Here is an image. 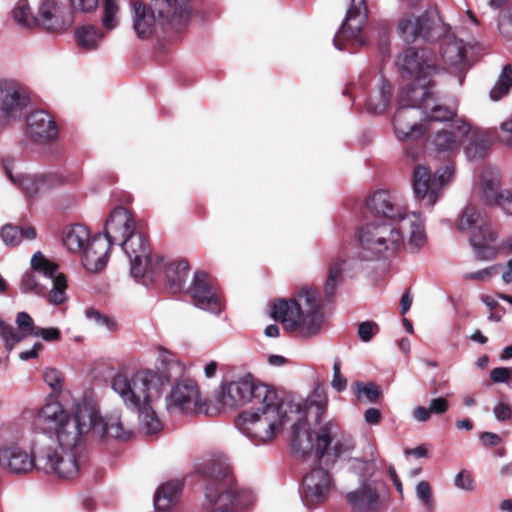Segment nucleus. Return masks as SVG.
I'll return each mask as SVG.
<instances>
[{"instance_id":"obj_1","label":"nucleus","mask_w":512,"mask_h":512,"mask_svg":"<svg viewBox=\"0 0 512 512\" xmlns=\"http://www.w3.org/2000/svg\"><path fill=\"white\" fill-rule=\"evenodd\" d=\"M96 420L97 405L87 400L77 402L70 411L59 401H50L38 408L31 429L48 441L41 444L39 467L62 478L76 475L79 466L73 450L82 437L91 432Z\"/></svg>"},{"instance_id":"obj_2","label":"nucleus","mask_w":512,"mask_h":512,"mask_svg":"<svg viewBox=\"0 0 512 512\" xmlns=\"http://www.w3.org/2000/svg\"><path fill=\"white\" fill-rule=\"evenodd\" d=\"M369 212L390 222L370 223L359 234L362 258L390 257L401 247L418 252L427 243L424 220L418 212H409L405 200L397 193L380 190L366 201Z\"/></svg>"},{"instance_id":"obj_3","label":"nucleus","mask_w":512,"mask_h":512,"mask_svg":"<svg viewBox=\"0 0 512 512\" xmlns=\"http://www.w3.org/2000/svg\"><path fill=\"white\" fill-rule=\"evenodd\" d=\"M111 388L127 409L138 414L145 433L155 434L162 429L156 405L165 389V382L156 371L140 369L132 374L117 373L111 380Z\"/></svg>"},{"instance_id":"obj_4","label":"nucleus","mask_w":512,"mask_h":512,"mask_svg":"<svg viewBox=\"0 0 512 512\" xmlns=\"http://www.w3.org/2000/svg\"><path fill=\"white\" fill-rule=\"evenodd\" d=\"M396 65L402 78L412 84L408 91L402 93L413 94L415 99L421 98L420 107L425 115L431 110L433 114H436L433 115L436 119H452L455 112L438 104L435 96L430 91L432 79L440 71L431 51L410 47L398 55Z\"/></svg>"},{"instance_id":"obj_5","label":"nucleus","mask_w":512,"mask_h":512,"mask_svg":"<svg viewBox=\"0 0 512 512\" xmlns=\"http://www.w3.org/2000/svg\"><path fill=\"white\" fill-rule=\"evenodd\" d=\"M272 316L289 332L310 338L319 334L325 323L323 303L316 289L302 288L290 300H279L272 308Z\"/></svg>"},{"instance_id":"obj_6","label":"nucleus","mask_w":512,"mask_h":512,"mask_svg":"<svg viewBox=\"0 0 512 512\" xmlns=\"http://www.w3.org/2000/svg\"><path fill=\"white\" fill-rule=\"evenodd\" d=\"M255 411L239 414L236 426L239 431L258 443L272 441L284 424L290 420L289 413H301L300 404L283 401L275 391V399L260 401Z\"/></svg>"},{"instance_id":"obj_7","label":"nucleus","mask_w":512,"mask_h":512,"mask_svg":"<svg viewBox=\"0 0 512 512\" xmlns=\"http://www.w3.org/2000/svg\"><path fill=\"white\" fill-rule=\"evenodd\" d=\"M332 442H334L331 447L334 457H339L355 448L352 435L341 431L334 421L323 424L315 435L308 428V423L303 415L292 426V449L302 456L314 453L317 458H322Z\"/></svg>"},{"instance_id":"obj_8","label":"nucleus","mask_w":512,"mask_h":512,"mask_svg":"<svg viewBox=\"0 0 512 512\" xmlns=\"http://www.w3.org/2000/svg\"><path fill=\"white\" fill-rule=\"evenodd\" d=\"M209 481L205 486L204 507L207 512H235L254 501L250 490H238L231 469L226 463L212 464L205 469Z\"/></svg>"},{"instance_id":"obj_9","label":"nucleus","mask_w":512,"mask_h":512,"mask_svg":"<svg viewBox=\"0 0 512 512\" xmlns=\"http://www.w3.org/2000/svg\"><path fill=\"white\" fill-rule=\"evenodd\" d=\"M457 228L469 235V242L479 260L489 261L497 256V233L490 227L478 207L473 204L467 205L461 213Z\"/></svg>"},{"instance_id":"obj_10","label":"nucleus","mask_w":512,"mask_h":512,"mask_svg":"<svg viewBox=\"0 0 512 512\" xmlns=\"http://www.w3.org/2000/svg\"><path fill=\"white\" fill-rule=\"evenodd\" d=\"M422 99H415L413 94L402 93L400 96V107L394 116V132L399 140H416L420 138L431 122H446L447 120L436 119L431 110L424 114L420 107Z\"/></svg>"},{"instance_id":"obj_11","label":"nucleus","mask_w":512,"mask_h":512,"mask_svg":"<svg viewBox=\"0 0 512 512\" xmlns=\"http://www.w3.org/2000/svg\"><path fill=\"white\" fill-rule=\"evenodd\" d=\"M123 252L130 261V272L134 278L142 279L148 285L163 268V257L152 254L150 246L143 234L135 232L121 244Z\"/></svg>"},{"instance_id":"obj_12","label":"nucleus","mask_w":512,"mask_h":512,"mask_svg":"<svg viewBox=\"0 0 512 512\" xmlns=\"http://www.w3.org/2000/svg\"><path fill=\"white\" fill-rule=\"evenodd\" d=\"M216 399L224 407L235 408L252 402L275 399V390L263 383H254L251 378L243 377L227 384H222L216 392Z\"/></svg>"},{"instance_id":"obj_13","label":"nucleus","mask_w":512,"mask_h":512,"mask_svg":"<svg viewBox=\"0 0 512 512\" xmlns=\"http://www.w3.org/2000/svg\"><path fill=\"white\" fill-rule=\"evenodd\" d=\"M454 168L446 165L431 176L426 166L418 165L413 173V192L421 207L431 208L442 196L443 188L452 180Z\"/></svg>"},{"instance_id":"obj_14","label":"nucleus","mask_w":512,"mask_h":512,"mask_svg":"<svg viewBox=\"0 0 512 512\" xmlns=\"http://www.w3.org/2000/svg\"><path fill=\"white\" fill-rule=\"evenodd\" d=\"M477 193L486 206L498 208L505 215L512 216V186L503 185L498 168L488 166L482 170Z\"/></svg>"},{"instance_id":"obj_15","label":"nucleus","mask_w":512,"mask_h":512,"mask_svg":"<svg viewBox=\"0 0 512 512\" xmlns=\"http://www.w3.org/2000/svg\"><path fill=\"white\" fill-rule=\"evenodd\" d=\"M165 402L166 409L171 415L208 414L206 403L201 399L198 385L191 379L178 381L167 395Z\"/></svg>"},{"instance_id":"obj_16","label":"nucleus","mask_w":512,"mask_h":512,"mask_svg":"<svg viewBox=\"0 0 512 512\" xmlns=\"http://www.w3.org/2000/svg\"><path fill=\"white\" fill-rule=\"evenodd\" d=\"M440 28L436 16L428 12L405 13L397 21V34L406 43L435 39Z\"/></svg>"},{"instance_id":"obj_17","label":"nucleus","mask_w":512,"mask_h":512,"mask_svg":"<svg viewBox=\"0 0 512 512\" xmlns=\"http://www.w3.org/2000/svg\"><path fill=\"white\" fill-rule=\"evenodd\" d=\"M196 307L209 313L219 315L223 309V300L208 275L203 271H196L192 283L188 288Z\"/></svg>"},{"instance_id":"obj_18","label":"nucleus","mask_w":512,"mask_h":512,"mask_svg":"<svg viewBox=\"0 0 512 512\" xmlns=\"http://www.w3.org/2000/svg\"><path fill=\"white\" fill-rule=\"evenodd\" d=\"M40 449H43V446L38 441L33 445L34 454L18 445L6 446L0 451V464L14 475L28 474L34 468L45 471L44 468L39 467L38 453Z\"/></svg>"},{"instance_id":"obj_19","label":"nucleus","mask_w":512,"mask_h":512,"mask_svg":"<svg viewBox=\"0 0 512 512\" xmlns=\"http://www.w3.org/2000/svg\"><path fill=\"white\" fill-rule=\"evenodd\" d=\"M30 263L31 268L35 273L43 275L52 282L53 287L47 294L49 303L52 305H60L64 303L67 299V280L65 275L58 271V265L54 261L45 257L40 251L33 254Z\"/></svg>"},{"instance_id":"obj_20","label":"nucleus","mask_w":512,"mask_h":512,"mask_svg":"<svg viewBox=\"0 0 512 512\" xmlns=\"http://www.w3.org/2000/svg\"><path fill=\"white\" fill-rule=\"evenodd\" d=\"M366 6L364 0H351L346 17L333 39L335 48L341 50L340 39L343 37L353 44L364 45L366 39L362 29L366 23Z\"/></svg>"},{"instance_id":"obj_21","label":"nucleus","mask_w":512,"mask_h":512,"mask_svg":"<svg viewBox=\"0 0 512 512\" xmlns=\"http://www.w3.org/2000/svg\"><path fill=\"white\" fill-rule=\"evenodd\" d=\"M333 488V480L327 470L314 468L302 482L301 497L305 505L313 506L326 501Z\"/></svg>"},{"instance_id":"obj_22","label":"nucleus","mask_w":512,"mask_h":512,"mask_svg":"<svg viewBox=\"0 0 512 512\" xmlns=\"http://www.w3.org/2000/svg\"><path fill=\"white\" fill-rule=\"evenodd\" d=\"M150 9L160 26L167 25L174 30H181L190 18L188 4H179L177 0H151Z\"/></svg>"},{"instance_id":"obj_23","label":"nucleus","mask_w":512,"mask_h":512,"mask_svg":"<svg viewBox=\"0 0 512 512\" xmlns=\"http://www.w3.org/2000/svg\"><path fill=\"white\" fill-rule=\"evenodd\" d=\"M455 112L452 119L453 121L447 128L437 130L431 138V144L437 151H455L460 148L465 136L469 135L472 131V125L464 119H456V109L449 108Z\"/></svg>"},{"instance_id":"obj_24","label":"nucleus","mask_w":512,"mask_h":512,"mask_svg":"<svg viewBox=\"0 0 512 512\" xmlns=\"http://www.w3.org/2000/svg\"><path fill=\"white\" fill-rule=\"evenodd\" d=\"M346 499L355 512H376L385 502L376 481H361L357 489L346 494Z\"/></svg>"},{"instance_id":"obj_25","label":"nucleus","mask_w":512,"mask_h":512,"mask_svg":"<svg viewBox=\"0 0 512 512\" xmlns=\"http://www.w3.org/2000/svg\"><path fill=\"white\" fill-rule=\"evenodd\" d=\"M28 104L27 94L17 83L0 80V111L6 117L22 118Z\"/></svg>"},{"instance_id":"obj_26","label":"nucleus","mask_w":512,"mask_h":512,"mask_svg":"<svg viewBox=\"0 0 512 512\" xmlns=\"http://www.w3.org/2000/svg\"><path fill=\"white\" fill-rule=\"evenodd\" d=\"M135 220L130 211L119 206L111 213L105 223V235L111 244L119 242L120 244L134 234Z\"/></svg>"},{"instance_id":"obj_27","label":"nucleus","mask_w":512,"mask_h":512,"mask_svg":"<svg viewBox=\"0 0 512 512\" xmlns=\"http://www.w3.org/2000/svg\"><path fill=\"white\" fill-rule=\"evenodd\" d=\"M38 24L48 30L59 31L72 24V17L58 0H44L36 16Z\"/></svg>"},{"instance_id":"obj_28","label":"nucleus","mask_w":512,"mask_h":512,"mask_svg":"<svg viewBox=\"0 0 512 512\" xmlns=\"http://www.w3.org/2000/svg\"><path fill=\"white\" fill-rule=\"evenodd\" d=\"M112 244L104 236L98 234L82 250V264L84 268L93 273L104 269L108 263L110 246Z\"/></svg>"},{"instance_id":"obj_29","label":"nucleus","mask_w":512,"mask_h":512,"mask_svg":"<svg viewBox=\"0 0 512 512\" xmlns=\"http://www.w3.org/2000/svg\"><path fill=\"white\" fill-rule=\"evenodd\" d=\"M27 134L35 142H47L58 136V129L47 112L36 110L27 117Z\"/></svg>"},{"instance_id":"obj_30","label":"nucleus","mask_w":512,"mask_h":512,"mask_svg":"<svg viewBox=\"0 0 512 512\" xmlns=\"http://www.w3.org/2000/svg\"><path fill=\"white\" fill-rule=\"evenodd\" d=\"M61 182L62 179L54 173L28 174L20 190L28 198H36L59 186Z\"/></svg>"},{"instance_id":"obj_31","label":"nucleus","mask_w":512,"mask_h":512,"mask_svg":"<svg viewBox=\"0 0 512 512\" xmlns=\"http://www.w3.org/2000/svg\"><path fill=\"white\" fill-rule=\"evenodd\" d=\"M91 431L99 434L106 435L117 439H126L130 436V429L124 425L120 415L111 414L106 417H101L99 408L97 407V420Z\"/></svg>"},{"instance_id":"obj_32","label":"nucleus","mask_w":512,"mask_h":512,"mask_svg":"<svg viewBox=\"0 0 512 512\" xmlns=\"http://www.w3.org/2000/svg\"><path fill=\"white\" fill-rule=\"evenodd\" d=\"M133 27L139 38L150 37L160 26L152 10L141 3H132Z\"/></svg>"},{"instance_id":"obj_33","label":"nucleus","mask_w":512,"mask_h":512,"mask_svg":"<svg viewBox=\"0 0 512 512\" xmlns=\"http://www.w3.org/2000/svg\"><path fill=\"white\" fill-rule=\"evenodd\" d=\"M158 369L157 372L165 382V387L174 379L181 377L184 374V366L178 361L174 355L166 349H158L157 357Z\"/></svg>"},{"instance_id":"obj_34","label":"nucleus","mask_w":512,"mask_h":512,"mask_svg":"<svg viewBox=\"0 0 512 512\" xmlns=\"http://www.w3.org/2000/svg\"><path fill=\"white\" fill-rule=\"evenodd\" d=\"M89 229L82 224H72L63 231V244L72 253H81L91 241Z\"/></svg>"},{"instance_id":"obj_35","label":"nucleus","mask_w":512,"mask_h":512,"mask_svg":"<svg viewBox=\"0 0 512 512\" xmlns=\"http://www.w3.org/2000/svg\"><path fill=\"white\" fill-rule=\"evenodd\" d=\"M443 61L451 67H462L466 56V47L462 40L453 36L444 38L441 48Z\"/></svg>"},{"instance_id":"obj_36","label":"nucleus","mask_w":512,"mask_h":512,"mask_svg":"<svg viewBox=\"0 0 512 512\" xmlns=\"http://www.w3.org/2000/svg\"><path fill=\"white\" fill-rule=\"evenodd\" d=\"M163 264V268L161 272L155 277V280L164 272L170 288L174 292L181 291L189 273L188 262L185 260H180L166 264L165 260L163 259Z\"/></svg>"},{"instance_id":"obj_37","label":"nucleus","mask_w":512,"mask_h":512,"mask_svg":"<svg viewBox=\"0 0 512 512\" xmlns=\"http://www.w3.org/2000/svg\"><path fill=\"white\" fill-rule=\"evenodd\" d=\"M182 489L178 480L168 481L159 486L154 495V506L159 511H166L177 502Z\"/></svg>"},{"instance_id":"obj_38","label":"nucleus","mask_w":512,"mask_h":512,"mask_svg":"<svg viewBox=\"0 0 512 512\" xmlns=\"http://www.w3.org/2000/svg\"><path fill=\"white\" fill-rule=\"evenodd\" d=\"M468 138L469 143L465 147V154L470 160L482 159L489 149V135L485 130L472 126Z\"/></svg>"},{"instance_id":"obj_39","label":"nucleus","mask_w":512,"mask_h":512,"mask_svg":"<svg viewBox=\"0 0 512 512\" xmlns=\"http://www.w3.org/2000/svg\"><path fill=\"white\" fill-rule=\"evenodd\" d=\"M354 267L352 259L336 258L328 268V278L325 283V292L328 296L334 294L336 288L343 281L344 273Z\"/></svg>"},{"instance_id":"obj_40","label":"nucleus","mask_w":512,"mask_h":512,"mask_svg":"<svg viewBox=\"0 0 512 512\" xmlns=\"http://www.w3.org/2000/svg\"><path fill=\"white\" fill-rule=\"evenodd\" d=\"M75 36L81 48L91 51L98 49L103 41L104 33L94 26L86 25L78 28Z\"/></svg>"},{"instance_id":"obj_41","label":"nucleus","mask_w":512,"mask_h":512,"mask_svg":"<svg viewBox=\"0 0 512 512\" xmlns=\"http://www.w3.org/2000/svg\"><path fill=\"white\" fill-rule=\"evenodd\" d=\"M0 236L7 246L19 245L24 238L33 240L36 237V231L32 227L20 229L18 226L7 224L0 230Z\"/></svg>"},{"instance_id":"obj_42","label":"nucleus","mask_w":512,"mask_h":512,"mask_svg":"<svg viewBox=\"0 0 512 512\" xmlns=\"http://www.w3.org/2000/svg\"><path fill=\"white\" fill-rule=\"evenodd\" d=\"M369 450V459L363 460L360 458H355L352 461V469L358 475L360 482L370 481L369 478L372 477L378 470L376 464V448L372 444H369Z\"/></svg>"},{"instance_id":"obj_43","label":"nucleus","mask_w":512,"mask_h":512,"mask_svg":"<svg viewBox=\"0 0 512 512\" xmlns=\"http://www.w3.org/2000/svg\"><path fill=\"white\" fill-rule=\"evenodd\" d=\"M1 165L7 179L20 189L28 174L22 171L19 162L12 156H4L1 159Z\"/></svg>"},{"instance_id":"obj_44","label":"nucleus","mask_w":512,"mask_h":512,"mask_svg":"<svg viewBox=\"0 0 512 512\" xmlns=\"http://www.w3.org/2000/svg\"><path fill=\"white\" fill-rule=\"evenodd\" d=\"M512 87V65L506 64L502 72L496 82V84L493 86V88L490 91V97L492 100H499L503 96H505L510 88Z\"/></svg>"},{"instance_id":"obj_45","label":"nucleus","mask_w":512,"mask_h":512,"mask_svg":"<svg viewBox=\"0 0 512 512\" xmlns=\"http://www.w3.org/2000/svg\"><path fill=\"white\" fill-rule=\"evenodd\" d=\"M119 5L117 0H103L101 21L106 30H112L118 25Z\"/></svg>"},{"instance_id":"obj_46","label":"nucleus","mask_w":512,"mask_h":512,"mask_svg":"<svg viewBox=\"0 0 512 512\" xmlns=\"http://www.w3.org/2000/svg\"><path fill=\"white\" fill-rule=\"evenodd\" d=\"M15 21L24 27H33L38 25V20L31 12V8L27 0H19L15 6L14 12Z\"/></svg>"},{"instance_id":"obj_47","label":"nucleus","mask_w":512,"mask_h":512,"mask_svg":"<svg viewBox=\"0 0 512 512\" xmlns=\"http://www.w3.org/2000/svg\"><path fill=\"white\" fill-rule=\"evenodd\" d=\"M20 288L23 293L46 294V287L38 282L33 273H25L22 276Z\"/></svg>"},{"instance_id":"obj_48","label":"nucleus","mask_w":512,"mask_h":512,"mask_svg":"<svg viewBox=\"0 0 512 512\" xmlns=\"http://www.w3.org/2000/svg\"><path fill=\"white\" fill-rule=\"evenodd\" d=\"M389 101V85L383 82L380 88L379 101H374L372 98L369 99L367 108L374 113H382L387 108Z\"/></svg>"},{"instance_id":"obj_49","label":"nucleus","mask_w":512,"mask_h":512,"mask_svg":"<svg viewBox=\"0 0 512 512\" xmlns=\"http://www.w3.org/2000/svg\"><path fill=\"white\" fill-rule=\"evenodd\" d=\"M415 493L418 500L425 506L427 509L432 510L434 507L432 489L430 484L427 481H420L417 483L415 487Z\"/></svg>"},{"instance_id":"obj_50","label":"nucleus","mask_w":512,"mask_h":512,"mask_svg":"<svg viewBox=\"0 0 512 512\" xmlns=\"http://www.w3.org/2000/svg\"><path fill=\"white\" fill-rule=\"evenodd\" d=\"M0 336L5 343V347L7 350H12L14 345L20 342L24 335L18 333L11 325H7L2 321V326H0Z\"/></svg>"},{"instance_id":"obj_51","label":"nucleus","mask_w":512,"mask_h":512,"mask_svg":"<svg viewBox=\"0 0 512 512\" xmlns=\"http://www.w3.org/2000/svg\"><path fill=\"white\" fill-rule=\"evenodd\" d=\"M354 393L359 400L365 399L369 402L375 401L379 397V391L374 384H365L358 382L354 385Z\"/></svg>"},{"instance_id":"obj_52","label":"nucleus","mask_w":512,"mask_h":512,"mask_svg":"<svg viewBox=\"0 0 512 512\" xmlns=\"http://www.w3.org/2000/svg\"><path fill=\"white\" fill-rule=\"evenodd\" d=\"M44 380L53 391L59 392L62 389L63 377L60 371L55 368H47L44 371Z\"/></svg>"},{"instance_id":"obj_53","label":"nucleus","mask_w":512,"mask_h":512,"mask_svg":"<svg viewBox=\"0 0 512 512\" xmlns=\"http://www.w3.org/2000/svg\"><path fill=\"white\" fill-rule=\"evenodd\" d=\"M16 324L25 336H32L37 327L33 325V319L26 312H19L16 316Z\"/></svg>"},{"instance_id":"obj_54","label":"nucleus","mask_w":512,"mask_h":512,"mask_svg":"<svg viewBox=\"0 0 512 512\" xmlns=\"http://www.w3.org/2000/svg\"><path fill=\"white\" fill-rule=\"evenodd\" d=\"M454 485L465 491H473L475 488L474 479L467 471H461L456 474L454 478Z\"/></svg>"},{"instance_id":"obj_55","label":"nucleus","mask_w":512,"mask_h":512,"mask_svg":"<svg viewBox=\"0 0 512 512\" xmlns=\"http://www.w3.org/2000/svg\"><path fill=\"white\" fill-rule=\"evenodd\" d=\"M493 414L500 422L509 421L512 419V406L507 402H498L493 408Z\"/></svg>"},{"instance_id":"obj_56","label":"nucleus","mask_w":512,"mask_h":512,"mask_svg":"<svg viewBox=\"0 0 512 512\" xmlns=\"http://www.w3.org/2000/svg\"><path fill=\"white\" fill-rule=\"evenodd\" d=\"M85 314L89 320L94 321L99 326H105L108 329H111L115 325L114 321L111 320L108 316L103 315L98 310L93 308L87 309Z\"/></svg>"},{"instance_id":"obj_57","label":"nucleus","mask_w":512,"mask_h":512,"mask_svg":"<svg viewBox=\"0 0 512 512\" xmlns=\"http://www.w3.org/2000/svg\"><path fill=\"white\" fill-rule=\"evenodd\" d=\"M497 266H490L484 269H481L476 272H470L464 274V279L466 280H474L480 282L488 281L496 272Z\"/></svg>"},{"instance_id":"obj_58","label":"nucleus","mask_w":512,"mask_h":512,"mask_svg":"<svg viewBox=\"0 0 512 512\" xmlns=\"http://www.w3.org/2000/svg\"><path fill=\"white\" fill-rule=\"evenodd\" d=\"M378 331V325L371 321L362 322L358 328V336L363 342H369Z\"/></svg>"},{"instance_id":"obj_59","label":"nucleus","mask_w":512,"mask_h":512,"mask_svg":"<svg viewBox=\"0 0 512 512\" xmlns=\"http://www.w3.org/2000/svg\"><path fill=\"white\" fill-rule=\"evenodd\" d=\"M33 336L42 338L47 342L58 341L61 337V333L58 328L49 327V328H36Z\"/></svg>"},{"instance_id":"obj_60","label":"nucleus","mask_w":512,"mask_h":512,"mask_svg":"<svg viewBox=\"0 0 512 512\" xmlns=\"http://www.w3.org/2000/svg\"><path fill=\"white\" fill-rule=\"evenodd\" d=\"M499 30L504 36L512 38V6L507 12L501 15L499 19Z\"/></svg>"},{"instance_id":"obj_61","label":"nucleus","mask_w":512,"mask_h":512,"mask_svg":"<svg viewBox=\"0 0 512 512\" xmlns=\"http://www.w3.org/2000/svg\"><path fill=\"white\" fill-rule=\"evenodd\" d=\"M331 385L337 391H343L346 388V379L341 375V365L338 360L333 364V379Z\"/></svg>"},{"instance_id":"obj_62","label":"nucleus","mask_w":512,"mask_h":512,"mask_svg":"<svg viewBox=\"0 0 512 512\" xmlns=\"http://www.w3.org/2000/svg\"><path fill=\"white\" fill-rule=\"evenodd\" d=\"M511 376V370L507 367H497L490 372V378L494 383H507Z\"/></svg>"},{"instance_id":"obj_63","label":"nucleus","mask_w":512,"mask_h":512,"mask_svg":"<svg viewBox=\"0 0 512 512\" xmlns=\"http://www.w3.org/2000/svg\"><path fill=\"white\" fill-rule=\"evenodd\" d=\"M99 4V0H71L72 8L75 11L90 12Z\"/></svg>"},{"instance_id":"obj_64","label":"nucleus","mask_w":512,"mask_h":512,"mask_svg":"<svg viewBox=\"0 0 512 512\" xmlns=\"http://www.w3.org/2000/svg\"><path fill=\"white\" fill-rule=\"evenodd\" d=\"M500 141L507 146L512 147V119L501 125Z\"/></svg>"}]
</instances>
